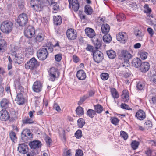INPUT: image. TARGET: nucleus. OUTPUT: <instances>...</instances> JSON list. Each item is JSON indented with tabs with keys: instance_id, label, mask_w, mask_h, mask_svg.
<instances>
[{
	"instance_id": "f257e3e1",
	"label": "nucleus",
	"mask_w": 156,
	"mask_h": 156,
	"mask_svg": "<svg viewBox=\"0 0 156 156\" xmlns=\"http://www.w3.org/2000/svg\"><path fill=\"white\" fill-rule=\"evenodd\" d=\"M133 57L132 55L130 54L129 51L126 50H123L121 52V56L122 59H123L124 61L121 66L126 67L129 66V60L131 59Z\"/></svg>"
},
{
	"instance_id": "f03ea898",
	"label": "nucleus",
	"mask_w": 156,
	"mask_h": 156,
	"mask_svg": "<svg viewBox=\"0 0 156 156\" xmlns=\"http://www.w3.org/2000/svg\"><path fill=\"white\" fill-rule=\"evenodd\" d=\"M48 79L50 81L54 82L57 80L60 75V72L56 68L52 67L48 70Z\"/></svg>"
},
{
	"instance_id": "7ed1b4c3",
	"label": "nucleus",
	"mask_w": 156,
	"mask_h": 156,
	"mask_svg": "<svg viewBox=\"0 0 156 156\" xmlns=\"http://www.w3.org/2000/svg\"><path fill=\"white\" fill-rule=\"evenodd\" d=\"M13 26V24L11 22L5 21L3 22L1 24L0 29L4 33L8 34L12 31Z\"/></svg>"
},
{
	"instance_id": "20e7f679",
	"label": "nucleus",
	"mask_w": 156,
	"mask_h": 156,
	"mask_svg": "<svg viewBox=\"0 0 156 156\" xmlns=\"http://www.w3.org/2000/svg\"><path fill=\"white\" fill-rule=\"evenodd\" d=\"M37 54L38 58L40 60H44L47 58L48 51L47 48L42 47L37 51Z\"/></svg>"
},
{
	"instance_id": "39448f33",
	"label": "nucleus",
	"mask_w": 156,
	"mask_h": 156,
	"mask_svg": "<svg viewBox=\"0 0 156 156\" xmlns=\"http://www.w3.org/2000/svg\"><path fill=\"white\" fill-rule=\"evenodd\" d=\"M28 17L27 15L23 13L20 14L18 17L17 20V23L20 26H24L28 21Z\"/></svg>"
},
{
	"instance_id": "423d86ee",
	"label": "nucleus",
	"mask_w": 156,
	"mask_h": 156,
	"mask_svg": "<svg viewBox=\"0 0 156 156\" xmlns=\"http://www.w3.org/2000/svg\"><path fill=\"white\" fill-rule=\"evenodd\" d=\"M37 61L34 57H33L25 64V67L27 69L33 70L37 67Z\"/></svg>"
},
{
	"instance_id": "0eeeda50",
	"label": "nucleus",
	"mask_w": 156,
	"mask_h": 156,
	"mask_svg": "<svg viewBox=\"0 0 156 156\" xmlns=\"http://www.w3.org/2000/svg\"><path fill=\"white\" fill-rule=\"evenodd\" d=\"M117 40L122 43H125L128 39V35L125 32H122L119 33L116 35Z\"/></svg>"
},
{
	"instance_id": "6e6552de",
	"label": "nucleus",
	"mask_w": 156,
	"mask_h": 156,
	"mask_svg": "<svg viewBox=\"0 0 156 156\" xmlns=\"http://www.w3.org/2000/svg\"><path fill=\"white\" fill-rule=\"evenodd\" d=\"M35 33L34 28L32 26L28 27L24 32L25 35L28 38H31L35 34Z\"/></svg>"
},
{
	"instance_id": "1a4fd4ad",
	"label": "nucleus",
	"mask_w": 156,
	"mask_h": 156,
	"mask_svg": "<svg viewBox=\"0 0 156 156\" xmlns=\"http://www.w3.org/2000/svg\"><path fill=\"white\" fill-rule=\"evenodd\" d=\"M66 35L69 40H74L77 37L76 32L74 29L70 28L68 29L66 32Z\"/></svg>"
},
{
	"instance_id": "9d476101",
	"label": "nucleus",
	"mask_w": 156,
	"mask_h": 156,
	"mask_svg": "<svg viewBox=\"0 0 156 156\" xmlns=\"http://www.w3.org/2000/svg\"><path fill=\"white\" fill-rule=\"evenodd\" d=\"M32 134L29 129H24L22 132L21 137L23 140L26 139L27 140L32 137Z\"/></svg>"
},
{
	"instance_id": "9b49d317",
	"label": "nucleus",
	"mask_w": 156,
	"mask_h": 156,
	"mask_svg": "<svg viewBox=\"0 0 156 156\" xmlns=\"http://www.w3.org/2000/svg\"><path fill=\"white\" fill-rule=\"evenodd\" d=\"M102 54L100 51L98 50L93 52V59L95 62L99 63L102 61L103 59L102 56L101 55Z\"/></svg>"
},
{
	"instance_id": "f8f14e48",
	"label": "nucleus",
	"mask_w": 156,
	"mask_h": 156,
	"mask_svg": "<svg viewBox=\"0 0 156 156\" xmlns=\"http://www.w3.org/2000/svg\"><path fill=\"white\" fill-rule=\"evenodd\" d=\"M70 8H72L76 12L78 10L79 7V4L77 0H69Z\"/></svg>"
},
{
	"instance_id": "ddd939ff",
	"label": "nucleus",
	"mask_w": 156,
	"mask_h": 156,
	"mask_svg": "<svg viewBox=\"0 0 156 156\" xmlns=\"http://www.w3.org/2000/svg\"><path fill=\"white\" fill-rule=\"evenodd\" d=\"M10 116L8 112L2 109L0 111V119L2 121H6L9 119Z\"/></svg>"
},
{
	"instance_id": "4468645a",
	"label": "nucleus",
	"mask_w": 156,
	"mask_h": 156,
	"mask_svg": "<svg viewBox=\"0 0 156 156\" xmlns=\"http://www.w3.org/2000/svg\"><path fill=\"white\" fill-rule=\"evenodd\" d=\"M10 104L9 100L5 98L2 99L0 102V105L1 108L5 109L9 108Z\"/></svg>"
},
{
	"instance_id": "2eb2a0df",
	"label": "nucleus",
	"mask_w": 156,
	"mask_h": 156,
	"mask_svg": "<svg viewBox=\"0 0 156 156\" xmlns=\"http://www.w3.org/2000/svg\"><path fill=\"white\" fill-rule=\"evenodd\" d=\"M42 84L41 82L37 81L34 82L32 88L34 91L36 92H39L41 90Z\"/></svg>"
},
{
	"instance_id": "dca6fc26",
	"label": "nucleus",
	"mask_w": 156,
	"mask_h": 156,
	"mask_svg": "<svg viewBox=\"0 0 156 156\" xmlns=\"http://www.w3.org/2000/svg\"><path fill=\"white\" fill-rule=\"evenodd\" d=\"M25 100L23 94H17L15 101L18 105H21L24 103Z\"/></svg>"
},
{
	"instance_id": "f3484780",
	"label": "nucleus",
	"mask_w": 156,
	"mask_h": 156,
	"mask_svg": "<svg viewBox=\"0 0 156 156\" xmlns=\"http://www.w3.org/2000/svg\"><path fill=\"white\" fill-rule=\"evenodd\" d=\"M13 56L14 57L13 61L15 63L20 64L23 62V56L21 54H18Z\"/></svg>"
},
{
	"instance_id": "a211bd4d",
	"label": "nucleus",
	"mask_w": 156,
	"mask_h": 156,
	"mask_svg": "<svg viewBox=\"0 0 156 156\" xmlns=\"http://www.w3.org/2000/svg\"><path fill=\"white\" fill-rule=\"evenodd\" d=\"M142 62L141 60L138 58H134L132 62V66L136 68H138L141 64Z\"/></svg>"
},
{
	"instance_id": "6ab92c4d",
	"label": "nucleus",
	"mask_w": 156,
	"mask_h": 156,
	"mask_svg": "<svg viewBox=\"0 0 156 156\" xmlns=\"http://www.w3.org/2000/svg\"><path fill=\"white\" fill-rule=\"evenodd\" d=\"M86 34L90 38H92L96 35L94 30L91 28H87L85 30Z\"/></svg>"
},
{
	"instance_id": "aec40b11",
	"label": "nucleus",
	"mask_w": 156,
	"mask_h": 156,
	"mask_svg": "<svg viewBox=\"0 0 156 156\" xmlns=\"http://www.w3.org/2000/svg\"><path fill=\"white\" fill-rule=\"evenodd\" d=\"M149 68V63L147 62H144L142 63L140 68V69L141 72L144 73L148 71Z\"/></svg>"
},
{
	"instance_id": "412c9836",
	"label": "nucleus",
	"mask_w": 156,
	"mask_h": 156,
	"mask_svg": "<svg viewBox=\"0 0 156 156\" xmlns=\"http://www.w3.org/2000/svg\"><path fill=\"white\" fill-rule=\"evenodd\" d=\"M15 87L17 94H23L24 93V88L19 82H16L15 83Z\"/></svg>"
},
{
	"instance_id": "4be33fe9",
	"label": "nucleus",
	"mask_w": 156,
	"mask_h": 156,
	"mask_svg": "<svg viewBox=\"0 0 156 156\" xmlns=\"http://www.w3.org/2000/svg\"><path fill=\"white\" fill-rule=\"evenodd\" d=\"M76 77L79 80H83L86 78V73L83 70H80L77 72Z\"/></svg>"
},
{
	"instance_id": "5701e85b",
	"label": "nucleus",
	"mask_w": 156,
	"mask_h": 156,
	"mask_svg": "<svg viewBox=\"0 0 156 156\" xmlns=\"http://www.w3.org/2000/svg\"><path fill=\"white\" fill-rule=\"evenodd\" d=\"M18 149L20 153H22L24 154H26L28 151L27 146L24 144H20Z\"/></svg>"
},
{
	"instance_id": "b1692460",
	"label": "nucleus",
	"mask_w": 156,
	"mask_h": 156,
	"mask_svg": "<svg viewBox=\"0 0 156 156\" xmlns=\"http://www.w3.org/2000/svg\"><path fill=\"white\" fill-rule=\"evenodd\" d=\"M29 145L31 148H39L41 147V142L37 140L34 141L30 142Z\"/></svg>"
},
{
	"instance_id": "393cba45",
	"label": "nucleus",
	"mask_w": 156,
	"mask_h": 156,
	"mask_svg": "<svg viewBox=\"0 0 156 156\" xmlns=\"http://www.w3.org/2000/svg\"><path fill=\"white\" fill-rule=\"evenodd\" d=\"M136 116L138 119L142 120L145 118L146 114L143 110H140L136 112Z\"/></svg>"
},
{
	"instance_id": "a878e982",
	"label": "nucleus",
	"mask_w": 156,
	"mask_h": 156,
	"mask_svg": "<svg viewBox=\"0 0 156 156\" xmlns=\"http://www.w3.org/2000/svg\"><path fill=\"white\" fill-rule=\"evenodd\" d=\"M122 101L125 102H127L129 100V93L126 90H124L121 95Z\"/></svg>"
},
{
	"instance_id": "bb28decb",
	"label": "nucleus",
	"mask_w": 156,
	"mask_h": 156,
	"mask_svg": "<svg viewBox=\"0 0 156 156\" xmlns=\"http://www.w3.org/2000/svg\"><path fill=\"white\" fill-rule=\"evenodd\" d=\"M110 30V27L107 24H103L101 27V30L103 34H108Z\"/></svg>"
},
{
	"instance_id": "cd10ccee",
	"label": "nucleus",
	"mask_w": 156,
	"mask_h": 156,
	"mask_svg": "<svg viewBox=\"0 0 156 156\" xmlns=\"http://www.w3.org/2000/svg\"><path fill=\"white\" fill-rule=\"evenodd\" d=\"M53 20L54 23L56 25H60L62 22L61 17L59 16H54Z\"/></svg>"
},
{
	"instance_id": "c85d7f7f",
	"label": "nucleus",
	"mask_w": 156,
	"mask_h": 156,
	"mask_svg": "<svg viewBox=\"0 0 156 156\" xmlns=\"http://www.w3.org/2000/svg\"><path fill=\"white\" fill-rule=\"evenodd\" d=\"M103 41L105 43H109L112 41V37L108 34H105L103 36Z\"/></svg>"
},
{
	"instance_id": "c756f323",
	"label": "nucleus",
	"mask_w": 156,
	"mask_h": 156,
	"mask_svg": "<svg viewBox=\"0 0 156 156\" xmlns=\"http://www.w3.org/2000/svg\"><path fill=\"white\" fill-rule=\"evenodd\" d=\"M44 5V3L42 2L41 0L40 1V3H39V4H37V5L35 6H34L32 8H33L34 10L37 11H38L41 10Z\"/></svg>"
},
{
	"instance_id": "7c9ffc66",
	"label": "nucleus",
	"mask_w": 156,
	"mask_h": 156,
	"mask_svg": "<svg viewBox=\"0 0 156 156\" xmlns=\"http://www.w3.org/2000/svg\"><path fill=\"white\" fill-rule=\"evenodd\" d=\"M7 45V43L5 40H0V51L2 50L3 51L4 49L6 48Z\"/></svg>"
},
{
	"instance_id": "2f4dec72",
	"label": "nucleus",
	"mask_w": 156,
	"mask_h": 156,
	"mask_svg": "<svg viewBox=\"0 0 156 156\" xmlns=\"http://www.w3.org/2000/svg\"><path fill=\"white\" fill-rule=\"evenodd\" d=\"M19 48L14 45H12L11 46V51L12 56L15 55L17 54V52Z\"/></svg>"
},
{
	"instance_id": "473e14b6",
	"label": "nucleus",
	"mask_w": 156,
	"mask_h": 156,
	"mask_svg": "<svg viewBox=\"0 0 156 156\" xmlns=\"http://www.w3.org/2000/svg\"><path fill=\"white\" fill-rule=\"evenodd\" d=\"M107 54L108 57L110 59L115 58L116 56V53L113 50H110L107 51Z\"/></svg>"
},
{
	"instance_id": "72a5a7b5",
	"label": "nucleus",
	"mask_w": 156,
	"mask_h": 156,
	"mask_svg": "<svg viewBox=\"0 0 156 156\" xmlns=\"http://www.w3.org/2000/svg\"><path fill=\"white\" fill-rule=\"evenodd\" d=\"M94 108L95 112L98 113H101L103 110V108L102 106L98 104L94 105Z\"/></svg>"
},
{
	"instance_id": "f704fd0d",
	"label": "nucleus",
	"mask_w": 156,
	"mask_h": 156,
	"mask_svg": "<svg viewBox=\"0 0 156 156\" xmlns=\"http://www.w3.org/2000/svg\"><path fill=\"white\" fill-rule=\"evenodd\" d=\"M85 12L87 15H91L93 12L91 7L89 5H87L85 7Z\"/></svg>"
},
{
	"instance_id": "c9c22d12",
	"label": "nucleus",
	"mask_w": 156,
	"mask_h": 156,
	"mask_svg": "<svg viewBox=\"0 0 156 156\" xmlns=\"http://www.w3.org/2000/svg\"><path fill=\"white\" fill-rule=\"evenodd\" d=\"M44 35L43 33H39L37 36L36 39L37 41L41 42L43 40L44 38Z\"/></svg>"
},
{
	"instance_id": "e433bc0d",
	"label": "nucleus",
	"mask_w": 156,
	"mask_h": 156,
	"mask_svg": "<svg viewBox=\"0 0 156 156\" xmlns=\"http://www.w3.org/2000/svg\"><path fill=\"white\" fill-rule=\"evenodd\" d=\"M76 112L77 115L81 116L84 114L83 109L82 107L78 106L76 109Z\"/></svg>"
},
{
	"instance_id": "4c0bfd02",
	"label": "nucleus",
	"mask_w": 156,
	"mask_h": 156,
	"mask_svg": "<svg viewBox=\"0 0 156 156\" xmlns=\"http://www.w3.org/2000/svg\"><path fill=\"white\" fill-rule=\"evenodd\" d=\"M139 145V142L136 140L133 141L131 144V147L133 150L137 149Z\"/></svg>"
},
{
	"instance_id": "58836bf2",
	"label": "nucleus",
	"mask_w": 156,
	"mask_h": 156,
	"mask_svg": "<svg viewBox=\"0 0 156 156\" xmlns=\"http://www.w3.org/2000/svg\"><path fill=\"white\" fill-rule=\"evenodd\" d=\"M85 120L83 118H79L77 120L78 126L80 128H82L85 124Z\"/></svg>"
},
{
	"instance_id": "ea45409f",
	"label": "nucleus",
	"mask_w": 156,
	"mask_h": 156,
	"mask_svg": "<svg viewBox=\"0 0 156 156\" xmlns=\"http://www.w3.org/2000/svg\"><path fill=\"white\" fill-rule=\"evenodd\" d=\"M87 114L90 117L93 118L96 114V112L94 110L89 109L87 111Z\"/></svg>"
},
{
	"instance_id": "a19ab883",
	"label": "nucleus",
	"mask_w": 156,
	"mask_h": 156,
	"mask_svg": "<svg viewBox=\"0 0 156 156\" xmlns=\"http://www.w3.org/2000/svg\"><path fill=\"white\" fill-rule=\"evenodd\" d=\"M145 87L144 83L141 82H139L137 83L136 87L137 89L140 90H143Z\"/></svg>"
},
{
	"instance_id": "79ce46f5",
	"label": "nucleus",
	"mask_w": 156,
	"mask_h": 156,
	"mask_svg": "<svg viewBox=\"0 0 156 156\" xmlns=\"http://www.w3.org/2000/svg\"><path fill=\"white\" fill-rule=\"evenodd\" d=\"M111 92L112 95L114 98H118L119 97V94L115 89H112L111 90Z\"/></svg>"
},
{
	"instance_id": "37998d69",
	"label": "nucleus",
	"mask_w": 156,
	"mask_h": 156,
	"mask_svg": "<svg viewBox=\"0 0 156 156\" xmlns=\"http://www.w3.org/2000/svg\"><path fill=\"white\" fill-rule=\"evenodd\" d=\"M147 22L150 25H152L154 24V20L152 15H149L148 16L147 18Z\"/></svg>"
},
{
	"instance_id": "c03bdc74",
	"label": "nucleus",
	"mask_w": 156,
	"mask_h": 156,
	"mask_svg": "<svg viewBox=\"0 0 156 156\" xmlns=\"http://www.w3.org/2000/svg\"><path fill=\"white\" fill-rule=\"evenodd\" d=\"M9 135L12 141L13 142H15V141H16L17 139V137L15 133L13 131H11L9 133Z\"/></svg>"
},
{
	"instance_id": "a18cd8bd",
	"label": "nucleus",
	"mask_w": 156,
	"mask_h": 156,
	"mask_svg": "<svg viewBox=\"0 0 156 156\" xmlns=\"http://www.w3.org/2000/svg\"><path fill=\"white\" fill-rule=\"evenodd\" d=\"M116 18L118 21L120 22L125 19V16L123 14L120 13L116 16Z\"/></svg>"
},
{
	"instance_id": "49530a36",
	"label": "nucleus",
	"mask_w": 156,
	"mask_h": 156,
	"mask_svg": "<svg viewBox=\"0 0 156 156\" xmlns=\"http://www.w3.org/2000/svg\"><path fill=\"white\" fill-rule=\"evenodd\" d=\"M25 52L26 54L30 55L33 54L34 51L33 49L31 47H28L25 49Z\"/></svg>"
},
{
	"instance_id": "de8ad7c7",
	"label": "nucleus",
	"mask_w": 156,
	"mask_h": 156,
	"mask_svg": "<svg viewBox=\"0 0 156 156\" xmlns=\"http://www.w3.org/2000/svg\"><path fill=\"white\" fill-rule=\"evenodd\" d=\"M88 98L89 96L87 94L84 95L82 97H81L80 101L78 102V105H80L82 104V103L85 100H86Z\"/></svg>"
},
{
	"instance_id": "09e8293b",
	"label": "nucleus",
	"mask_w": 156,
	"mask_h": 156,
	"mask_svg": "<svg viewBox=\"0 0 156 156\" xmlns=\"http://www.w3.org/2000/svg\"><path fill=\"white\" fill-rule=\"evenodd\" d=\"M46 48H47V50L48 49L50 52H52L53 51V48L51 43L49 42L46 43Z\"/></svg>"
},
{
	"instance_id": "8fccbe9b",
	"label": "nucleus",
	"mask_w": 156,
	"mask_h": 156,
	"mask_svg": "<svg viewBox=\"0 0 156 156\" xmlns=\"http://www.w3.org/2000/svg\"><path fill=\"white\" fill-rule=\"evenodd\" d=\"M40 1V0H31L30 3L31 7H32L34 6H35L37 4H39Z\"/></svg>"
},
{
	"instance_id": "3c124183",
	"label": "nucleus",
	"mask_w": 156,
	"mask_h": 156,
	"mask_svg": "<svg viewBox=\"0 0 156 156\" xmlns=\"http://www.w3.org/2000/svg\"><path fill=\"white\" fill-rule=\"evenodd\" d=\"M75 136L77 139L81 138L82 136V131L79 129L77 130L75 133Z\"/></svg>"
},
{
	"instance_id": "603ef678",
	"label": "nucleus",
	"mask_w": 156,
	"mask_h": 156,
	"mask_svg": "<svg viewBox=\"0 0 156 156\" xmlns=\"http://www.w3.org/2000/svg\"><path fill=\"white\" fill-rule=\"evenodd\" d=\"M23 122L24 124H31L33 123L34 122L30 118H27L23 120Z\"/></svg>"
},
{
	"instance_id": "864d4df0",
	"label": "nucleus",
	"mask_w": 156,
	"mask_h": 156,
	"mask_svg": "<svg viewBox=\"0 0 156 156\" xmlns=\"http://www.w3.org/2000/svg\"><path fill=\"white\" fill-rule=\"evenodd\" d=\"M111 122L113 124L117 125L119 122V120L116 117H112L111 119Z\"/></svg>"
},
{
	"instance_id": "5fc2aeb1",
	"label": "nucleus",
	"mask_w": 156,
	"mask_h": 156,
	"mask_svg": "<svg viewBox=\"0 0 156 156\" xmlns=\"http://www.w3.org/2000/svg\"><path fill=\"white\" fill-rule=\"evenodd\" d=\"M45 140L48 145L49 146L52 143V140L51 138L48 136H47L45 138Z\"/></svg>"
},
{
	"instance_id": "6e6d98bb",
	"label": "nucleus",
	"mask_w": 156,
	"mask_h": 156,
	"mask_svg": "<svg viewBox=\"0 0 156 156\" xmlns=\"http://www.w3.org/2000/svg\"><path fill=\"white\" fill-rule=\"evenodd\" d=\"M120 135L125 140H126L128 138V135L126 133V132L124 131H121L120 132Z\"/></svg>"
},
{
	"instance_id": "4d7b16f0",
	"label": "nucleus",
	"mask_w": 156,
	"mask_h": 156,
	"mask_svg": "<svg viewBox=\"0 0 156 156\" xmlns=\"http://www.w3.org/2000/svg\"><path fill=\"white\" fill-rule=\"evenodd\" d=\"M101 77L103 80H106L108 78L109 75L107 73H102L101 75Z\"/></svg>"
},
{
	"instance_id": "13d9d810",
	"label": "nucleus",
	"mask_w": 156,
	"mask_h": 156,
	"mask_svg": "<svg viewBox=\"0 0 156 156\" xmlns=\"http://www.w3.org/2000/svg\"><path fill=\"white\" fill-rule=\"evenodd\" d=\"M120 107L121 108L123 109L128 110H132V108H130L128 105L125 104H121L120 105Z\"/></svg>"
},
{
	"instance_id": "bf43d9fd",
	"label": "nucleus",
	"mask_w": 156,
	"mask_h": 156,
	"mask_svg": "<svg viewBox=\"0 0 156 156\" xmlns=\"http://www.w3.org/2000/svg\"><path fill=\"white\" fill-rule=\"evenodd\" d=\"M86 49L87 51L92 52L93 53L94 52L93 46L89 44H87Z\"/></svg>"
},
{
	"instance_id": "052dcab7",
	"label": "nucleus",
	"mask_w": 156,
	"mask_h": 156,
	"mask_svg": "<svg viewBox=\"0 0 156 156\" xmlns=\"http://www.w3.org/2000/svg\"><path fill=\"white\" fill-rule=\"evenodd\" d=\"M135 34L136 36H138L140 37H142L144 35V34L140 30H138L137 31L136 30L135 32Z\"/></svg>"
},
{
	"instance_id": "680f3d73",
	"label": "nucleus",
	"mask_w": 156,
	"mask_h": 156,
	"mask_svg": "<svg viewBox=\"0 0 156 156\" xmlns=\"http://www.w3.org/2000/svg\"><path fill=\"white\" fill-rule=\"evenodd\" d=\"M137 5L135 2H131L129 4V7L130 9H136L137 8Z\"/></svg>"
},
{
	"instance_id": "e2e57ef3",
	"label": "nucleus",
	"mask_w": 156,
	"mask_h": 156,
	"mask_svg": "<svg viewBox=\"0 0 156 156\" xmlns=\"http://www.w3.org/2000/svg\"><path fill=\"white\" fill-rule=\"evenodd\" d=\"M147 53L145 52H142L140 53V57L143 60H145L147 58Z\"/></svg>"
},
{
	"instance_id": "0e129e2a",
	"label": "nucleus",
	"mask_w": 156,
	"mask_h": 156,
	"mask_svg": "<svg viewBox=\"0 0 156 156\" xmlns=\"http://www.w3.org/2000/svg\"><path fill=\"white\" fill-rule=\"evenodd\" d=\"M37 43V41L36 40V39L33 38L30 40L28 43L31 46H33L34 44H36Z\"/></svg>"
},
{
	"instance_id": "69168bd1",
	"label": "nucleus",
	"mask_w": 156,
	"mask_h": 156,
	"mask_svg": "<svg viewBox=\"0 0 156 156\" xmlns=\"http://www.w3.org/2000/svg\"><path fill=\"white\" fill-rule=\"evenodd\" d=\"M53 108L55 109L58 112H59L61 110L60 107L56 103H54Z\"/></svg>"
},
{
	"instance_id": "338daca9",
	"label": "nucleus",
	"mask_w": 156,
	"mask_h": 156,
	"mask_svg": "<svg viewBox=\"0 0 156 156\" xmlns=\"http://www.w3.org/2000/svg\"><path fill=\"white\" fill-rule=\"evenodd\" d=\"M18 6L20 8H22L24 6V0H18Z\"/></svg>"
},
{
	"instance_id": "774afa93",
	"label": "nucleus",
	"mask_w": 156,
	"mask_h": 156,
	"mask_svg": "<svg viewBox=\"0 0 156 156\" xmlns=\"http://www.w3.org/2000/svg\"><path fill=\"white\" fill-rule=\"evenodd\" d=\"M83 151L80 149H78L76 150L75 154L76 156H83Z\"/></svg>"
}]
</instances>
